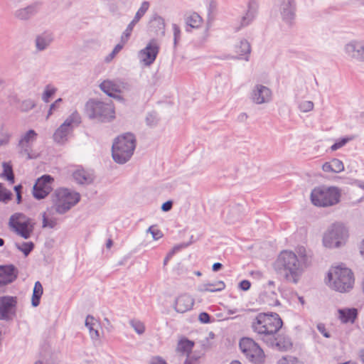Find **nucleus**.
<instances>
[{"instance_id":"nucleus-32","label":"nucleus","mask_w":364,"mask_h":364,"mask_svg":"<svg viewBox=\"0 0 364 364\" xmlns=\"http://www.w3.org/2000/svg\"><path fill=\"white\" fill-rule=\"evenodd\" d=\"M251 51V46L250 43L245 40H241L238 44L235 45V52L240 57L245 55H249Z\"/></svg>"},{"instance_id":"nucleus-7","label":"nucleus","mask_w":364,"mask_h":364,"mask_svg":"<svg viewBox=\"0 0 364 364\" xmlns=\"http://www.w3.org/2000/svg\"><path fill=\"white\" fill-rule=\"evenodd\" d=\"M348 237V230L339 223L328 227L323 237V244L327 248H338L345 244Z\"/></svg>"},{"instance_id":"nucleus-36","label":"nucleus","mask_w":364,"mask_h":364,"mask_svg":"<svg viewBox=\"0 0 364 364\" xmlns=\"http://www.w3.org/2000/svg\"><path fill=\"white\" fill-rule=\"evenodd\" d=\"M56 91H57V89L55 87H53V85H46L45 87V90L42 95V100L45 102H48L50 97H52L55 93Z\"/></svg>"},{"instance_id":"nucleus-37","label":"nucleus","mask_w":364,"mask_h":364,"mask_svg":"<svg viewBox=\"0 0 364 364\" xmlns=\"http://www.w3.org/2000/svg\"><path fill=\"white\" fill-rule=\"evenodd\" d=\"M314 104L312 101H301L298 105L299 109L304 113L311 112L314 109Z\"/></svg>"},{"instance_id":"nucleus-21","label":"nucleus","mask_w":364,"mask_h":364,"mask_svg":"<svg viewBox=\"0 0 364 364\" xmlns=\"http://www.w3.org/2000/svg\"><path fill=\"white\" fill-rule=\"evenodd\" d=\"M17 277V270L12 265L0 266V287H4L14 282Z\"/></svg>"},{"instance_id":"nucleus-16","label":"nucleus","mask_w":364,"mask_h":364,"mask_svg":"<svg viewBox=\"0 0 364 364\" xmlns=\"http://www.w3.org/2000/svg\"><path fill=\"white\" fill-rule=\"evenodd\" d=\"M17 299L14 296L0 297V320H9L15 314Z\"/></svg>"},{"instance_id":"nucleus-15","label":"nucleus","mask_w":364,"mask_h":364,"mask_svg":"<svg viewBox=\"0 0 364 364\" xmlns=\"http://www.w3.org/2000/svg\"><path fill=\"white\" fill-rule=\"evenodd\" d=\"M276 5L282 21L291 23L296 16V1L276 2Z\"/></svg>"},{"instance_id":"nucleus-44","label":"nucleus","mask_w":364,"mask_h":364,"mask_svg":"<svg viewBox=\"0 0 364 364\" xmlns=\"http://www.w3.org/2000/svg\"><path fill=\"white\" fill-rule=\"evenodd\" d=\"M151 22L154 25H156L159 30H161L163 33L164 32L165 22L161 16L158 15L154 16Z\"/></svg>"},{"instance_id":"nucleus-40","label":"nucleus","mask_w":364,"mask_h":364,"mask_svg":"<svg viewBox=\"0 0 364 364\" xmlns=\"http://www.w3.org/2000/svg\"><path fill=\"white\" fill-rule=\"evenodd\" d=\"M11 192L0 183V201L7 203L11 200Z\"/></svg>"},{"instance_id":"nucleus-64","label":"nucleus","mask_w":364,"mask_h":364,"mask_svg":"<svg viewBox=\"0 0 364 364\" xmlns=\"http://www.w3.org/2000/svg\"><path fill=\"white\" fill-rule=\"evenodd\" d=\"M223 267V264L220 262H215L213 264V267H212V269H213V271L214 272H217L218 270H220Z\"/></svg>"},{"instance_id":"nucleus-18","label":"nucleus","mask_w":364,"mask_h":364,"mask_svg":"<svg viewBox=\"0 0 364 364\" xmlns=\"http://www.w3.org/2000/svg\"><path fill=\"white\" fill-rule=\"evenodd\" d=\"M158 52V44L156 41L152 40L139 52V58L144 65L148 66L154 63Z\"/></svg>"},{"instance_id":"nucleus-25","label":"nucleus","mask_w":364,"mask_h":364,"mask_svg":"<svg viewBox=\"0 0 364 364\" xmlns=\"http://www.w3.org/2000/svg\"><path fill=\"white\" fill-rule=\"evenodd\" d=\"M271 343H265L280 350H286L291 346L290 340L284 336H277L276 334L271 338Z\"/></svg>"},{"instance_id":"nucleus-41","label":"nucleus","mask_w":364,"mask_h":364,"mask_svg":"<svg viewBox=\"0 0 364 364\" xmlns=\"http://www.w3.org/2000/svg\"><path fill=\"white\" fill-rule=\"evenodd\" d=\"M278 364H304L302 361L293 356L282 357L279 360Z\"/></svg>"},{"instance_id":"nucleus-8","label":"nucleus","mask_w":364,"mask_h":364,"mask_svg":"<svg viewBox=\"0 0 364 364\" xmlns=\"http://www.w3.org/2000/svg\"><path fill=\"white\" fill-rule=\"evenodd\" d=\"M87 111L90 118L101 122H109L114 118V109L112 103L91 101L87 104Z\"/></svg>"},{"instance_id":"nucleus-52","label":"nucleus","mask_w":364,"mask_h":364,"mask_svg":"<svg viewBox=\"0 0 364 364\" xmlns=\"http://www.w3.org/2000/svg\"><path fill=\"white\" fill-rule=\"evenodd\" d=\"M317 329L318 331L323 334V336L326 338H330V334L326 331L325 325L323 323H318L317 325Z\"/></svg>"},{"instance_id":"nucleus-3","label":"nucleus","mask_w":364,"mask_h":364,"mask_svg":"<svg viewBox=\"0 0 364 364\" xmlns=\"http://www.w3.org/2000/svg\"><path fill=\"white\" fill-rule=\"evenodd\" d=\"M354 277L352 271L342 266L331 267L327 275V284L332 289L343 293L353 287Z\"/></svg>"},{"instance_id":"nucleus-33","label":"nucleus","mask_w":364,"mask_h":364,"mask_svg":"<svg viewBox=\"0 0 364 364\" xmlns=\"http://www.w3.org/2000/svg\"><path fill=\"white\" fill-rule=\"evenodd\" d=\"M3 172L0 174V177L6 178L10 184L14 183V174L11 165L9 163L4 162L2 164Z\"/></svg>"},{"instance_id":"nucleus-56","label":"nucleus","mask_w":364,"mask_h":364,"mask_svg":"<svg viewBox=\"0 0 364 364\" xmlns=\"http://www.w3.org/2000/svg\"><path fill=\"white\" fill-rule=\"evenodd\" d=\"M173 203L171 200L164 203L161 205V210L164 212L170 210L172 208Z\"/></svg>"},{"instance_id":"nucleus-54","label":"nucleus","mask_w":364,"mask_h":364,"mask_svg":"<svg viewBox=\"0 0 364 364\" xmlns=\"http://www.w3.org/2000/svg\"><path fill=\"white\" fill-rule=\"evenodd\" d=\"M251 286L250 282L248 280H242L239 284V287L243 291H247L250 289Z\"/></svg>"},{"instance_id":"nucleus-2","label":"nucleus","mask_w":364,"mask_h":364,"mask_svg":"<svg viewBox=\"0 0 364 364\" xmlns=\"http://www.w3.org/2000/svg\"><path fill=\"white\" fill-rule=\"evenodd\" d=\"M283 322L277 313H259L252 321V328L257 336L264 343H271L282 328Z\"/></svg>"},{"instance_id":"nucleus-20","label":"nucleus","mask_w":364,"mask_h":364,"mask_svg":"<svg viewBox=\"0 0 364 364\" xmlns=\"http://www.w3.org/2000/svg\"><path fill=\"white\" fill-rule=\"evenodd\" d=\"M194 304V299L188 294H183L178 296L174 302L173 309L180 314L190 311Z\"/></svg>"},{"instance_id":"nucleus-63","label":"nucleus","mask_w":364,"mask_h":364,"mask_svg":"<svg viewBox=\"0 0 364 364\" xmlns=\"http://www.w3.org/2000/svg\"><path fill=\"white\" fill-rule=\"evenodd\" d=\"M139 21L136 20V18H133V20L129 23V25L127 27V29L133 31L134 26L139 22Z\"/></svg>"},{"instance_id":"nucleus-11","label":"nucleus","mask_w":364,"mask_h":364,"mask_svg":"<svg viewBox=\"0 0 364 364\" xmlns=\"http://www.w3.org/2000/svg\"><path fill=\"white\" fill-rule=\"evenodd\" d=\"M80 123V117L77 112L73 113L60 126L53 134V139L57 143L61 144L67 140V136L72 130L73 126Z\"/></svg>"},{"instance_id":"nucleus-29","label":"nucleus","mask_w":364,"mask_h":364,"mask_svg":"<svg viewBox=\"0 0 364 364\" xmlns=\"http://www.w3.org/2000/svg\"><path fill=\"white\" fill-rule=\"evenodd\" d=\"M73 178L80 184H89L93 181L92 176L84 170H76L73 173Z\"/></svg>"},{"instance_id":"nucleus-23","label":"nucleus","mask_w":364,"mask_h":364,"mask_svg":"<svg viewBox=\"0 0 364 364\" xmlns=\"http://www.w3.org/2000/svg\"><path fill=\"white\" fill-rule=\"evenodd\" d=\"M100 90L111 97H118L121 92V85L115 81L106 80L100 85Z\"/></svg>"},{"instance_id":"nucleus-35","label":"nucleus","mask_w":364,"mask_h":364,"mask_svg":"<svg viewBox=\"0 0 364 364\" xmlns=\"http://www.w3.org/2000/svg\"><path fill=\"white\" fill-rule=\"evenodd\" d=\"M353 139V136H346L339 139L331 146V150L332 151H335L344 146L348 142L352 141Z\"/></svg>"},{"instance_id":"nucleus-12","label":"nucleus","mask_w":364,"mask_h":364,"mask_svg":"<svg viewBox=\"0 0 364 364\" xmlns=\"http://www.w3.org/2000/svg\"><path fill=\"white\" fill-rule=\"evenodd\" d=\"M38 134L33 129H29L25 134H22L18 144L19 154L26 156L27 159H31L36 157L32 154V146L33 142L37 139Z\"/></svg>"},{"instance_id":"nucleus-57","label":"nucleus","mask_w":364,"mask_h":364,"mask_svg":"<svg viewBox=\"0 0 364 364\" xmlns=\"http://www.w3.org/2000/svg\"><path fill=\"white\" fill-rule=\"evenodd\" d=\"M149 364H167V363L164 359H162L159 357H155V358H153L150 360Z\"/></svg>"},{"instance_id":"nucleus-19","label":"nucleus","mask_w":364,"mask_h":364,"mask_svg":"<svg viewBox=\"0 0 364 364\" xmlns=\"http://www.w3.org/2000/svg\"><path fill=\"white\" fill-rule=\"evenodd\" d=\"M40 2H34L23 8H19L14 12V16L18 21H28L39 11Z\"/></svg>"},{"instance_id":"nucleus-46","label":"nucleus","mask_w":364,"mask_h":364,"mask_svg":"<svg viewBox=\"0 0 364 364\" xmlns=\"http://www.w3.org/2000/svg\"><path fill=\"white\" fill-rule=\"evenodd\" d=\"M35 107V103L31 100H26L22 102L20 109L22 112H28Z\"/></svg>"},{"instance_id":"nucleus-51","label":"nucleus","mask_w":364,"mask_h":364,"mask_svg":"<svg viewBox=\"0 0 364 364\" xmlns=\"http://www.w3.org/2000/svg\"><path fill=\"white\" fill-rule=\"evenodd\" d=\"M132 32V31L126 28L121 36V43H122L123 44H125L128 41Z\"/></svg>"},{"instance_id":"nucleus-58","label":"nucleus","mask_w":364,"mask_h":364,"mask_svg":"<svg viewBox=\"0 0 364 364\" xmlns=\"http://www.w3.org/2000/svg\"><path fill=\"white\" fill-rule=\"evenodd\" d=\"M322 169L325 172H333L331 161L324 163L322 166Z\"/></svg>"},{"instance_id":"nucleus-34","label":"nucleus","mask_w":364,"mask_h":364,"mask_svg":"<svg viewBox=\"0 0 364 364\" xmlns=\"http://www.w3.org/2000/svg\"><path fill=\"white\" fill-rule=\"evenodd\" d=\"M194 343L188 339L181 340L177 346V350L179 352L186 354V355H190V353L193 347Z\"/></svg>"},{"instance_id":"nucleus-48","label":"nucleus","mask_w":364,"mask_h":364,"mask_svg":"<svg viewBox=\"0 0 364 364\" xmlns=\"http://www.w3.org/2000/svg\"><path fill=\"white\" fill-rule=\"evenodd\" d=\"M147 232H150L152 235V237L154 240H158L161 238L163 235L159 230L154 228L153 226L149 227V229L147 230Z\"/></svg>"},{"instance_id":"nucleus-38","label":"nucleus","mask_w":364,"mask_h":364,"mask_svg":"<svg viewBox=\"0 0 364 364\" xmlns=\"http://www.w3.org/2000/svg\"><path fill=\"white\" fill-rule=\"evenodd\" d=\"M131 326L134 329L136 333L141 335L145 331L144 324L139 320H131L129 322Z\"/></svg>"},{"instance_id":"nucleus-50","label":"nucleus","mask_w":364,"mask_h":364,"mask_svg":"<svg viewBox=\"0 0 364 364\" xmlns=\"http://www.w3.org/2000/svg\"><path fill=\"white\" fill-rule=\"evenodd\" d=\"M198 319L201 323H208L210 321V317L208 314L202 312L198 316Z\"/></svg>"},{"instance_id":"nucleus-59","label":"nucleus","mask_w":364,"mask_h":364,"mask_svg":"<svg viewBox=\"0 0 364 364\" xmlns=\"http://www.w3.org/2000/svg\"><path fill=\"white\" fill-rule=\"evenodd\" d=\"M187 246H188V244H186V243L177 245L172 248L171 252H173V254H175L176 252L179 251L180 250H181L183 248L186 247Z\"/></svg>"},{"instance_id":"nucleus-5","label":"nucleus","mask_w":364,"mask_h":364,"mask_svg":"<svg viewBox=\"0 0 364 364\" xmlns=\"http://www.w3.org/2000/svg\"><path fill=\"white\" fill-rule=\"evenodd\" d=\"M341 196V190L336 186H319L311 191L310 198L314 205L327 208L338 203Z\"/></svg>"},{"instance_id":"nucleus-26","label":"nucleus","mask_w":364,"mask_h":364,"mask_svg":"<svg viewBox=\"0 0 364 364\" xmlns=\"http://www.w3.org/2000/svg\"><path fill=\"white\" fill-rule=\"evenodd\" d=\"M98 321L92 316L88 315L85 319V326L87 328L91 339L95 342L100 340Z\"/></svg>"},{"instance_id":"nucleus-27","label":"nucleus","mask_w":364,"mask_h":364,"mask_svg":"<svg viewBox=\"0 0 364 364\" xmlns=\"http://www.w3.org/2000/svg\"><path fill=\"white\" fill-rule=\"evenodd\" d=\"M338 318L341 321L342 323H354L357 316L358 311L355 308H345L341 309L338 310Z\"/></svg>"},{"instance_id":"nucleus-10","label":"nucleus","mask_w":364,"mask_h":364,"mask_svg":"<svg viewBox=\"0 0 364 364\" xmlns=\"http://www.w3.org/2000/svg\"><path fill=\"white\" fill-rule=\"evenodd\" d=\"M9 225L18 235L24 239L30 238L34 228L31 219L22 213L12 215L9 219Z\"/></svg>"},{"instance_id":"nucleus-42","label":"nucleus","mask_w":364,"mask_h":364,"mask_svg":"<svg viewBox=\"0 0 364 364\" xmlns=\"http://www.w3.org/2000/svg\"><path fill=\"white\" fill-rule=\"evenodd\" d=\"M149 3L148 1H144L141 4L139 10L136 11L134 18H136V20L139 21L141 19V18L147 11V10L149 9Z\"/></svg>"},{"instance_id":"nucleus-30","label":"nucleus","mask_w":364,"mask_h":364,"mask_svg":"<svg viewBox=\"0 0 364 364\" xmlns=\"http://www.w3.org/2000/svg\"><path fill=\"white\" fill-rule=\"evenodd\" d=\"M185 21L190 27L198 28L202 25L203 19L198 14L191 12L186 15Z\"/></svg>"},{"instance_id":"nucleus-49","label":"nucleus","mask_w":364,"mask_h":364,"mask_svg":"<svg viewBox=\"0 0 364 364\" xmlns=\"http://www.w3.org/2000/svg\"><path fill=\"white\" fill-rule=\"evenodd\" d=\"M173 31V36H174V43L176 44L177 41L181 37V29L179 26L175 23L172 25Z\"/></svg>"},{"instance_id":"nucleus-13","label":"nucleus","mask_w":364,"mask_h":364,"mask_svg":"<svg viewBox=\"0 0 364 364\" xmlns=\"http://www.w3.org/2000/svg\"><path fill=\"white\" fill-rule=\"evenodd\" d=\"M250 98L256 105L267 104L272 101V91L265 85L257 84L251 91Z\"/></svg>"},{"instance_id":"nucleus-31","label":"nucleus","mask_w":364,"mask_h":364,"mask_svg":"<svg viewBox=\"0 0 364 364\" xmlns=\"http://www.w3.org/2000/svg\"><path fill=\"white\" fill-rule=\"evenodd\" d=\"M43 287L40 282L37 281L33 287V295L31 298V304L33 306L36 307L40 304V299L43 294Z\"/></svg>"},{"instance_id":"nucleus-6","label":"nucleus","mask_w":364,"mask_h":364,"mask_svg":"<svg viewBox=\"0 0 364 364\" xmlns=\"http://www.w3.org/2000/svg\"><path fill=\"white\" fill-rule=\"evenodd\" d=\"M80 199L78 193L71 192L67 188L58 189L52 196L53 206L48 209V212L50 214H64L77 204Z\"/></svg>"},{"instance_id":"nucleus-4","label":"nucleus","mask_w":364,"mask_h":364,"mask_svg":"<svg viewBox=\"0 0 364 364\" xmlns=\"http://www.w3.org/2000/svg\"><path fill=\"white\" fill-rule=\"evenodd\" d=\"M136 147V138L133 134L126 133L117 137L112 147L114 161L119 164L127 162L133 155Z\"/></svg>"},{"instance_id":"nucleus-60","label":"nucleus","mask_w":364,"mask_h":364,"mask_svg":"<svg viewBox=\"0 0 364 364\" xmlns=\"http://www.w3.org/2000/svg\"><path fill=\"white\" fill-rule=\"evenodd\" d=\"M197 358H194L190 355H187V358L184 361V364H196Z\"/></svg>"},{"instance_id":"nucleus-24","label":"nucleus","mask_w":364,"mask_h":364,"mask_svg":"<svg viewBox=\"0 0 364 364\" xmlns=\"http://www.w3.org/2000/svg\"><path fill=\"white\" fill-rule=\"evenodd\" d=\"M53 41V34L44 32L38 35L35 39V46L38 51H43L48 48Z\"/></svg>"},{"instance_id":"nucleus-62","label":"nucleus","mask_w":364,"mask_h":364,"mask_svg":"<svg viewBox=\"0 0 364 364\" xmlns=\"http://www.w3.org/2000/svg\"><path fill=\"white\" fill-rule=\"evenodd\" d=\"M139 21L136 20V18H133V20L129 23V25L127 27V29L133 31L134 26L139 22Z\"/></svg>"},{"instance_id":"nucleus-9","label":"nucleus","mask_w":364,"mask_h":364,"mask_svg":"<svg viewBox=\"0 0 364 364\" xmlns=\"http://www.w3.org/2000/svg\"><path fill=\"white\" fill-rule=\"evenodd\" d=\"M239 345L242 352L250 361L255 364H262L264 362L263 350L252 338H242Z\"/></svg>"},{"instance_id":"nucleus-55","label":"nucleus","mask_w":364,"mask_h":364,"mask_svg":"<svg viewBox=\"0 0 364 364\" xmlns=\"http://www.w3.org/2000/svg\"><path fill=\"white\" fill-rule=\"evenodd\" d=\"M146 121L148 125L153 126L156 123V116L154 114H149L146 118Z\"/></svg>"},{"instance_id":"nucleus-43","label":"nucleus","mask_w":364,"mask_h":364,"mask_svg":"<svg viewBox=\"0 0 364 364\" xmlns=\"http://www.w3.org/2000/svg\"><path fill=\"white\" fill-rule=\"evenodd\" d=\"M331 166L333 167V173H340L344 170V166L343 162L338 159H333L331 161Z\"/></svg>"},{"instance_id":"nucleus-17","label":"nucleus","mask_w":364,"mask_h":364,"mask_svg":"<svg viewBox=\"0 0 364 364\" xmlns=\"http://www.w3.org/2000/svg\"><path fill=\"white\" fill-rule=\"evenodd\" d=\"M345 53L352 59L364 62V42L352 40L344 46Z\"/></svg>"},{"instance_id":"nucleus-39","label":"nucleus","mask_w":364,"mask_h":364,"mask_svg":"<svg viewBox=\"0 0 364 364\" xmlns=\"http://www.w3.org/2000/svg\"><path fill=\"white\" fill-rule=\"evenodd\" d=\"M18 250L27 256L33 249L34 244L32 242H23L22 245L16 244Z\"/></svg>"},{"instance_id":"nucleus-14","label":"nucleus","mask_w":364,"mask_h":364,"mask_svg":"<svg viewBox=\"0 0 364 364\" xmlns=\"http://www.w3.org/2000/svg\"><path fill=\"white\" fill-rule=\"evenodd\" d=\"M53 178L49 175H44L39 178L33 188L34 198L42 199L47 196L52 190Z\"/></svg>"},{"instance_id":"nucleus-22","label":"nucleus","mask_w":364,"mask_h":364,"mask_svg":"<svg viewBox=\"0 0 364 364\" xmlns=\"http://www.w3.org/2000/svg\"><path fill=\"white\" fill-rule=\"evenodd\" d=\"M257 3L255 0L249 1L247 10L241 17L240 28L248 26L254 20L257 13Z\"/></svg>"},{"instance_id":"nucleus-28","label":"nucleus","mask_w":364,"mask_h":364,"mask_svg":"<svg viewBox=\"0 0 364 364\" xmlns=\"http://www.w3.org/2000/svg\"><path fill=\"white\" fill-rule=\"evenodd\" d=\"M225 284L223 281H218L215 283H207L200 284L197 287V290L200 292H215L223 290Z\"/></svg>"},{"instance_id":"nucleus-61","label":"nucleus","mask_w":364,"mask_h":364,"mask_svg":"<svg viewBox=\"0 0 364 364\" xmlns=\"http://www.w3.org/2000/svg\"><path fill=\"white\" fill-rule=\"evenodd\" d=\"M139 21L136 20V18H133V20L129 23V25L127 27V29L133 31L134 26L139 22Z\"/></svg>"},{"instance_id":"nucleus-1","label":"nucleus","mask_w":364,"mask_h":364,"mask_svg":"<svg viewBox=\"0 0 364 364\" xmlns=\"http://www.w3.org/2000/svg\"><path fill=\"white\" fill-rule=\"evenodd\" d=\"M311 264V257L304 247L290 250L282 251L274 264L276 272L287 282L297 284L305 269Z\"/></svg>"},{"instance_id":"nucleus-47","label":"nucleus","mask_w":364,"mask_h":364,"mask_svg":"<svg viewBox=\"0 0 364 364\" xmlns=\"http://www.w3.org/2000/svg\"><path fill=\"white\" fill-rule=\"evenodd\" d=\"M56 225V221L54 219H48L46 217V213H44L43 214V228L48 227L50 228H53Z\"/></svg>"},{"instance_id":"nucleus-45","label":"nucleus","mask_w":364,"mask_h":364,"mask_svg":"<svg viewBox=\"0 0 364 364\" xmlns=\"http://www.w3.org/2000/svg\"><path fill=\"white\" fill-rule=\"evenodd\" d=\"M124 44L119 43L113 49V50L105 58V60L107 63H109L115 55L123 48Z\"/></svg>"},{"instance_id":"nucleus-53","label":"nucleus","mask_w":364,"mask_h":364,"mask_svg":"<svg viewBox=\"0 0 364 364\" xmlns=\"http://www.w3.org/2000/svg\"><path fill=\"white\" fill-rule=\"evenodd\" d=\"M62 102V99L61 98H58V100H56L53 104L50 105V109L48 111V117L50 114H52V112L53 110H55L56 108L58 107L59 106V104Z\"/></svg>"}]
</instances>
